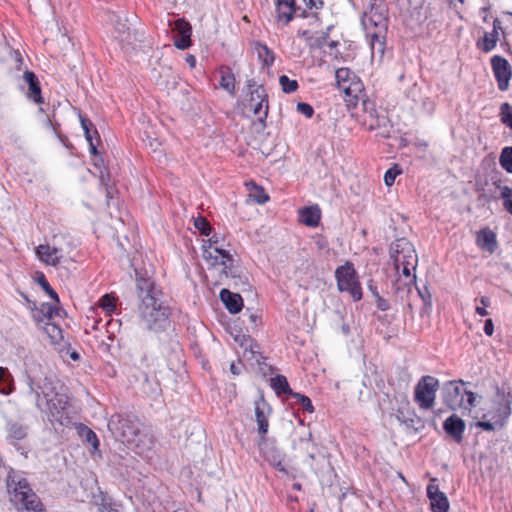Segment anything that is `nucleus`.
Masks as SVG:
<instances>
[{"label":"nucleus","mask_w":512,"mask_h":512,"mask_svg":"<svg viewBox=\"0 0 512 512\" xmlns=\"http://www.w3.org/2000/svg\"><path fill=\"white\" fill-rule=\"evenodd\" d=\"M12 376L7 368L0 367V393L8 395L11 389Z\"/></svg>","instance_id":"nucleus-34"},{"label":"nucleus","mask_w":512,"mask_h":512,"mask_svg":"<svg viewBox=\"0 0 512 512\" xmlns=\"http://www.w3.org/2000/svg\"><path fill=\"white\" fill-rule=\"evenodd\" d=\"M498 40L499 32L492 31L490 33H485L482 42H478L477 45L483 52L488 53L496 47Z\"/></svg>","instance_id":"nucleus-33"},{"label":"nucleus","mask_w":512,"mask_h":512,"mask_svg":"<svg viewBox=\"0 0 512 512\" xmlns=\"http://www.w3.org/2000/svg\"><path fill=\"white\" fill-rule=\"evenodd\" d=\"M296 12L294 0H276L277 20L288 24Z\"/></svg>","instance_id":"nucleus-26"},{"label":"nucleus","mask_w":512,"mask_h":512,"mask_svg":"<svg viewBox=\"0 0 512 512\" xmlns=\"http://www.w3.org/2000/svg\"><path fill=\"white\" fill-rule=\"evenodd\" d=\"M70 357H71L73 360H77V359H79V355H78V353H77V352H72V353L70 354Z\"/></svg>","instance_id":"nucleus-64"},{"label":"nucleus","mask_w":512,"mask_h":512,"mask_svg":"<svg viewBox=\"0 0 512 512\" xmlns=\"http://www.w3.org/2000/svg\"><path fill=\"white\" fill-rule=\"evenodd\" d=\"M271 387L278 395L288 394L292 397V394H294V391L291 390L287 378L284 375H276L271 378Z\"/></svg>","instance_id":"nucleus-30"},{"label":"nucleus","mask_w":512,"mask_h":512,"mask_svg":"<svg viewBox=\"0 0 512 512\" xmlns=\"http://www.w3.org/2000/svg\"><path fill=\"white\" fill-rule=\"evenodd\" d=\"M417 291V295L422 299L425 307H431L432 305V296L429 292L428 288L424 286L423 288L415 287Z\"/></svg>","instance_id":"nucleus-48"},{"label":"nucleus","mask_w":512,"mask_h":512,"mask_svg":"<svg viewBox=\"0 0 512 512\" xmlns=\"http://www.w3.org/2000/svg\"><path fill=\"white\" fill-rule=\"evenodd\" d=\"M387 14L388 8L385 0H369L362 17V23L365 29H380V31H386Z\"/></svg>","instance_id":"nucleus-9"},{"label":"nucleus","mask_w":512,"mask_h":512,"mask_svg":"<svg viewBox=\"0 0 512 512\" xmlns=\"http://www.w3.org/2000/svg\"><path fill=\"white\" fill-rule=\"evenodd\" d=\"M433 480L427 486V496L430 500L431 510L433 512H448L449 501L446 495L440 491L439 486Z\"/></svg>","instance_id":"nucleus-19"},{"label":"nucleus","mask_w":512,"mask_h":512,"mask_svg":"<svg viewBox=\"0 0 512 512\" xmlns=\"http://www.w3.org/2000/svg\"><path fill=\"white\" fill-rule=\"evenodd\" d=\"M39 312L45 318L48 319V322H50V320L52 319L53 315L58 313V308H56L55 306H53L51 304L44 303V304L41 305V307L39 309Z\"/></svg>","instance_id":"nucleus-49"},{"label":"nucleus","mask_w":512,"mask_h":512,"mask_svg":"<svg viewBox=\"0 0 512 512\" xmlns=\"http://www.w3.org/2000/svg\"><path fill=\"white\" fill-rule=\"evenodd\" d=\"M298 36H300L302 38H305L306 40H310L311 39V35H310V32L308 30H299L298 31Z\"/></svg>","instance_id":"nucleus-59"},{"label":"nucleus","mask_w":512,"mask_h":512,"mask_svg":"<svg viewBox=\"0 0 512 512\" xmlns=\"http://www.w3.org/2000/svg\"><path fill=\"white\" fill-rule=\"evenodd\" d=\"M321 218V211L317 205L304 207L299 211V220L306 226L316 227Z\"/></svg>","instance_id":"nucleus-28"},{"label":"nucleus","mask_w":512,"mask_h":512,"mask_svg":"<svg viewBox=\"0 0 512 512\" xmlns=\"http://www.w3.org/2000/svg\"><path fill=\"white\" fill-rule=\"evenodd\" d=\"M108 428L117 440L128 444L134 442L139 432L137 423L122 415H113L108 422Z\"/></svg>","instance_id":"nucleus-10"},{"label":"nucleus","mask_w":512,"mask_h":512,"mask_svg":"<svg viewBox=\"0 0 512 512\" xmlns=\"http://www.w3.org/2000/svg\"><path fill=\"white\" fill-rule=\"evenodd\" d=\"M465 422L456 414L449 416L443 423V429L455 442L461 443L465 432Z\"/></svg>","instance_id":"nucleus-20"},{"label":"nucleus","mask_w":512,"mask_h":512,"mask_svg":"<svg viewBox=\"0 0 512 512\" xmlns=\"http://www.w3.org/2000/svg\"><path fill=\"white\" fill-rule=\"evenodd\" d=\"M220 299L224 303L227 310L232 314L240 312L243 307L242 297L237 293L229 291L228 289H222L220 291Z\"/></svg>","instance_id":"nucleus-25"},{"label":"nucleus","mask_w":512,"mask_h":512,"mask_svg":"<svg viewBox=\"0 0 512 512\" xmlns=\"http://www.w3.org/2000/svg\"><path fill=\"white\" fill-rule=\"evenodd\" d=\"M294 448L299 449L307 454V457L310 461L307 462L310 466L313 461H320L324 459L323 454L320 453V449L316 443L312 440L311 432H307L306 435L299 438L297 442L294 443Z\"/></svg>","instance_id":"nucleus-18"},{"label":"nucleus","mask_w":512,"mask_h":512,"mask_svg":"<svg viewBox=\"0 0 512 512\" xmlns=\"http://www.w3.org/2000/svg\"><path fill=\"white\" fill-rule=\"evenodd\" d=\"M464 385L465 382L462 380L448 381L444 384L442 389L443 401L451 410H471L475 406L476 395L467 390Z\"/></svg>","instance_id":"nucleus-6"},{"label":"nucleus","mask_w":512,"mask_h":512,"mask_svg":"<svg viewBox=\"0 0 512 512\" xmlns=\"http://www.w3.org/2000/svg\"><path fill=\"white\" fill-rule=\"evenodd\" d=\"M44 333L48 336L52 344H61L63 340V333L61 328L55 323L47 322L44 326Z\"/></svg>","instance_id":"nucleus-32"},{"label":"nucleus","mask_w":512,"mask_h":512,"mask_svg":"<svg viewBox=\"0 0 512 512\" xmlns=\"http://www.w3.org/2000/svg\"><path fill=\"white\" fill-rule=\"evenodd\" d=\"M110 21L114 26L115 32L117 33L116 38L119 42L131 45L133 41L137 40V34L131 31L128 19L124 14L112 13Z\"/></svg>","instance_id":"nucleus-16"},{"label":"nucleus","mask_w":512,"mask_h":512,"mask_svg":"<svg viewBox=\"0 0 512 512\" xmlns=\"http://www.w3.org/2000/svg\"><path fill=\"white\" fill-rule=\"evenodd\" d=\"M257 52L258 59L265 65L271 66L274 63V53L265 45L260 42H256L254 46Z\"/></svg>","instance_id":"nucleus-31"},{"label":"nucleus","mask_w":512,"mask_h":512,"mask_svg":"<svg viewBox=\"0 0 512 512\" xmlns=\"http://www.w3.org/2000/svg\"><path fill=\"white\" fill-rule=\"evenodd\" d=\"M501 29H502L501 21L498 18L494 19V21H493V30L492 31H497L498 32Z\"/></svg>","instance_id":"nucleus-60"},{"label":"nucleus","mask_w":512,"mask_h":512,"mask_svg":"<svg viewBox=\"0 0 512 512\" xmlns=\"http://www.w3.org/2000/svg\"><path fill=\"white\" fill-rule=\"evenodd\" d=\"M476 426L482 428L485 431H494L496 429L501 428L498 427V424H496L495 419L492 418H488V420L478 421L476 423Z\"/></svg>","instance_id":"nucleus-51"},{"label":"nucleus","mask_w":512,"mask_h":512,"mask_svg":"<svg viewBox=\"0 0 512 512\" xmlns=\"http://www.w3.org/2000/svg\"><path fill=\"white\" fill-rule=\"evenodd\" d=\"M479 301L482 306H476V313L480 316H487L488 311L486 310V307L490 305V299L487 296H482Z\"/></svg>","instance_id":"nucleus-53"},{"label":"nucleus","mask_w":512,"mask_h":512,"mask_svg":"<svg viewBox=\"0 0 512 512\" xmlns=\"http://www.w3.org/2000/svg\"><path fill=\"white\" fill-rule=\"evenodd\" d=\"M292 397L297 400V402L303 407V409L309 413L314 412V407L309 397L300 394L298 392H294Z\"/></svg>","instance_id":"nucleus-44"},{"label":"nucleus","mask_w":512,"mask_h":512,"mask_svg":"<svg viewBox=\"0 0 512 512\" xmlns=\"http://www.w3.org/2000/svg\"><path fill=\"white\" fill-rule=\"evenodd\" d=\"M220 86L230 93H233L235 88V78L231 73H222Z\"/></svg>","instance_id":"nucleus-41"},{"label":"nucleus","mask_w":512,"mask_h":512,"mask_svg":"<svg viewBox=\"0 0 512 512\" xmlns=\"http://www.w3.org/2000/svg\"><path fill=\"white\" fill-rule=\"evenodd\" d=\"M173 30L180 36L179 39L174 41V45L181 50L187 49L190 46L191 26L184 19H177L174 22Z\"/></svg>","instance_id":"nucleus-21"},{"label":"nucleus","mask_w":512,"mask_h":512,"mask_svg":"<svg viewBox=\"0 0 512 512\" xmlns=\"http://www.w3.org/2000/svg\"><path fill=\"white\" fill-rule=\"evenodd\" d=\"M297 111L307 118H311L314 114L313 107L310 104L304 102H299L297 104Z\"/></svg>","instance_id":"nucleus-52"},{"label":"nucleus","mask_w":512,"mask_h":512,"mask_svg":"<svg viewBox=\"0 0 512 512\" xmlns=\"http://www.w3.org/2000/svg\"><path fill=\"white\" fill-rule=\"evenodd\" d=\"M23 394L33 397L35 407L47 417L51 423L65 425L69 422L67 408L69 397L58 391L53 381L26 370L23 374Z\"/></svg>","instance_id":"nucleus-1"},{"label":"nucleus","mask_w":512,"mask_h":512,"mask_svg":"<svg viewBox=\"0 0 512 512\" xmlns=\"http://www.w3.org/2000/svg\"><path fill=\"white\" fill-rule=\"evenodd\" d=\"M23 81L28 85L27 97L37 104L42 103L41 87L37 76L27 70L23 74Z\"/></svg>","instance_id":"nucleus-22"},{"label":"nucleus","mask_w":512,"mask_h":512,"mask_svg":"<svg viewBox=\"0 0 512 512\" xmlns=\"http://www.w3.org/2000/svg\"><path fill=\"white\" fill-rule=\"evenodd\" d=\"M282 91L285 93H293L298 89V82L288 78L286 75H281L279 78Z\"/></svg>","instance_id":"nucleus-40"},{"label":"nucleus","mask_w":512,"mask_h":512,"mask_svg":"<svg viewBox=\"0 0 512 512\" xmlns=\"http://www.w3.org/2000/svg\"><path fill=\"white\" fill-rule=\"evenodd\" d=\"M501 198L505 209L512 214V188L508 186L501 187Z\"/></svg>","instance_id":"nucleus-42"},{"label":"nucleus","mask_w":512,"mask_h":512,"mask_svg":"<svg viewBox=\"0 0 512 512\" xmlns=\"http://www.w3.org/2000/svg\"><path fill=\"white\" fill-rule=\"evenodd\" d=\"M186 61L189 63V65H190L191 67H194V66H195V58H194V56L189 55V56L187 57Z\"/></svg>","instance_id":"nucleus-63"},{"label":"nucleus","mask_w":512,"mask_h":512,"mask_svg":"<svg viewBox=\"0 0 512 512\" xmlns=\"http://www.w3.org/2000/svg\"><path fill=\"white\" fill-rule=\"evenodd\" d=\"M416 282H409L402 278H396L393 282V294L401 302L407 301L408 306H411L409 296L414 292Z\"/></svg>","instance_id":"nucleus-23"},{"label":"nucleus","mask_w":512,"mask_h":512,"mask_svg":"<svg viewBox=\"0 0 512 512\" xmlns=\"http://www.w3.org/2000/svg\"><path fill=\"white\" fill-rule=\"evenodd\" d=\"M254 85L249 84V88ZM247 107L258 117L259 121L263 122L268 115V101L267 94L263 86L259 85L250 89V98Z\"/></svg>","instance_id":"nucleus-14"},{"label":"nucleus","mask_w":512,"mask_h":512,"mask_svg":"<svg viewBox=\"0 0 512 512\" xmlns=\"http://www.w3.org/2000/svg\"><path fill=\"white\" fill-rule=\"evenodd\" d=\"M400 169L397 166H394L388 169L384 175V182L387 186H392L395 182V178L400 174Z\"/></svg>","instance_id":"nucleus-50"},{"label":"nucleus","mask_w":512,"mask_h":512,"mask_svg":"<svg viewBox=\"0 0 512 512\" xmlns=\"http://www.w3.org/2000/svg\"><path fill=\"white\" fill-rule=\"evenodd\" d=\"M74 246L67 236H55L52 243L40 244L35 253L38 259L48 266L57 267L70 258Z\"/></svg>","instance_id":"nucleus-5"},{"label":"nucleus","mask_w":512,"mask_h":512,"mask_svg":"<svg viewBox=\"0 0 512 512\" xmlns=\"http://www.w3.org/2000/svg\"><path fill=\"white\" fill-rule=\"evenodd\" d=\"M367 287L374 298H376V295H380L377 286L374 284L373 280H369Z\"/></svg>","instance_id":"nucleus-57"},{"label":"nucleus","mask_w":512,"mask_h":512,"mask_svg":"<svg viewBox=\"0 0 512 512\" xmlns=\"http://www.w3.org/2000/svg\"><path fill=\"white\" fill-rule=\"evenodd\" d=\"M335 277L338 289L341 292H348L354 301L361 300V284L352 263L346 262L344 265L339 266L335 271Z\"/></svg>","instance_id":"nucleus-8"},{"label":"nucleus","mask_w":512,"mask_h":512,"mask_svg":"<svg viewBox=\"0 0 512 512\" xmlns=\"http://www.w3.org/2000/svg\"><path fill=\"white\" fill-rule=\"evenodd\" d=\"M253 187L255 191L250 194L253 200L258 204L266 203L269 200L268 194L265 193V191L261 187H258L256 184H253Z\"/></svg>","instance_id":"nucleus-45"},{"label":"nucleus","mask_w":512,"mask_h":512,"mask_svg":"<svg viewBox=\"0 0 512 512\" xmlns=\"http://www.w3.org/2000/svg\"><path fill=\"white\" fill-rule=\"evenodd\" d=\"M478 246L486 251L493 252L496 248L495 234L489 229H483L477 236Z\"/></svg>","instance_id":"nucleus-29"},{"label":"nucleus","mask_w":512,"mask_h":512,"mask_svg":"<svg viewBox=\"0 0 512 512\" xmlns=\"http://www.w3.org/2000/svg\"><path fill=\"white\" fill-rule=\"evenodd\" d=\"M8 437L13 440H22L27 435V428L18 423L9 424Z\"/></svg>","instance_id":"nucleus-37"},{"label":"nucleus","mask_w":512,"mask_h":512,"mask_svg":"<svg viewBox=\"0 0 512 512\" xmlns=\"http://www.w3.org/2000/svg\"><path fill=\"white\" fill-rule=\"evenodd\" d=\"M80 122L88 142H91L92 140H94V138H96V140H99L98 132L94 128L92 122L89 119L81 117Z\"/></svg>","instance_id":"nucleus-36"},{"label":"nucleus","mask_w":512,"mask_h":512,"mask_svg":"<svg viewBox=\"0 0 512 512\" xmlns=\"http://www.w3.org/2000/svg\"><path fill=\"white\" fill-rule=\"evenodd\" d=\"M384 33L385 31H380V29L367 30V36L370 38L369 43L372 56H375L376 54L380 57L383 56L385 50Z\"/></svg>","instance_id":"nucleus-27"},{"label":"nucleus","mask_w":512,"mask_h":512,"mask_svg":"<svg viewBox=\"0 0 512 512\" xmlns=\"http://www.w3.org/2000/svg\"><path fill=\"white\" fill-rule=\"evenodd\" d=\"M491 67L497 81L498 89L500 91H506L509 88V83L512 78L510 63L504 57L494 55L491 58Z\"/></svg>","instance_id":"nucleus-15"},{"label":"nucleus","mask_w":512,"mask_h":512,"mask_svg":"<svg viewBox=\"0 0 512 512\" xmlns=\"http://www.w3.org/2000/svg\"><path fill=\"white\" fill-rule=\"evenodd\" d=\"M254 406L255 418L258 425V434L260 439L264 440L268 432V417L271 413V407L262 396L255 401Z\"/></svg>","instance_id":"nucleus-17"},{"label":"nucleus","mask_w":512,"mask_h":512,"mask_svg":"<svg viewBox=\"0 0 512 512\" xmlns=\"http://www.w3.org/2000/svg\"><path fill=\"white\" fill-rule=\"evenodd\" d=\"M241 366L239 364H236L234 362H232L230 364V372L233 374V375H239L241 373Z\"/></svg>","instance_id":"nucleus-58"},{"label":"nucleus","mask_w":512,"mask_h":512,"mask_svg":"<svg viewBox=\"0 0 512 512\" xmlns=\"http://www.w3.org/2000/svg\"><path fill=\"white\" fill-rule=\"evenodd\" d=\"M337 85L345 93L346 101L353 103L358 99L359 94L363 90V85L357 76L348 68H339L335 72Z\"/></svg>","instance_id":"nucleus-13"},{"label":"nucleus","mask_w":512,"mask_h":512,"mask_svg":"<svg viewBox=\"0 0 512 512\" xmlns=\"http://www.w3.org/2000/svg\"><path fill=\"white\" fill-rule=\"evenodd\" d=\"M89 146H90L91 154L96 155L98 152H97L96 145L94 144L93 140L91 142H89Z\"/></svg>","instance_id":"nucleus-61"},{"label":"nucleus","mask_w":512,"mask_h":512,"mask_svg":"<svg viewBox=\"0 0 512 512\" xmlns=\"http://www.w3.org/2000/svg\"><path fill=\"white\" fill-rule=\"evenodd\" d=\"M80 435L84 438V440L91 444L94 450H97L99 447V440L94 431L86 426H82L79 431Z\"/></svg>","instance_id":"nucleus-38"},{"label":"nucleus","mask_w":512,"mask_h":512,"mask_svg":"<svg viewBox=\"0 0 512 512\" xmlns=\"http://www.w3.org/2000/svg\"><path fill=\"white\" fill-rule=\"evenodd\" d=\"M501 122L512 130V106L505 102L500 107Z\"/></svg>","instance_id":"nucleus-39"},{"label":"nucleus","mask_w":512,"mask_h":512,"mask_svg":"<svg viewBox=\"0 0 512 512\" xmlns=\"http://www.w3.org/2000/svg\"><path fill=\"white\" fill-rule=\"evenodd\" d=\"M376 307L380 309L381 311H386L389 309L390 305L386 299L381 297V295H376V298H374Z\"/></svg>","instance_id":"nucleus-54"},{"label":"nucleus","mask_w":512,"mask_h":512,"mask_svg":"<svg viewBox=\"0 0 512 512\" xmlns=\"http://www.w3.org/2000/svg\"><path fill=\"white\" fill-rule=\"evenodd\" d=\"M138 297L141 303L138 306L140 322L147 330L159 331L168 323L169 309L164 306L160 290L149 278L136 279Z\"/></svg>","instance_id":"nucleus-2"},{"label":"nucleus","mask_w":512,"mask_h":512,"mask_svg":"<svg viewBox=\"0 0 512 512\" xmlns=\"http://www.w3.org/2000/svg\"><path fill=\"white\" fill-rule=\"evenodd\" d=\"M494 332V324L492 319H487L484 324V333L487 336H492Z\"/></svg>","instance_id":"nucleus-56"},{"label":"nucleus","mask_w":512,"mask_h":512,"mask_svg":"<svg viewBox=\"0 0 512 512\" xmlns=\"http://www.w3.org/2000/svg\"><path fill=\"white\" fill-rule=\"evenodd\" d=\"M439 381L433 376H423L415 387V401L419 407L428 410L433 407Z\"/></svg>","instance_id":"nucleus-12"},{"label":"nucleus","mask_w":512,"mask_h":512,"mask_svg":"<svg viewBox=\"0 0 512 512\" xmlns=\"http://www.w3.org/2000/svg\"><path fill=\"white\" fill-rule=\"evenodd\" d=\"M169 70H170V68H169V67H163V68H162V71L158 73V76H159V77L167 76V75H168Z\"/></svg>","instance_id":"nucleus-62"},{"label":"nucleus","mask_w":512,"mask_h":512,"mask_svg":"<svg viewBox=\"0 0 512 512\" xmlns=\"http://www.w3.org/2000/svg\"><path fill=\"white\" fill-rule=\"evenodd\" d=\"M390 255L398 274L397 278L416 282L414 271L418 264V256L412 243L405 238L396 239L391 244Z\"/></svg>","instance_id":"nucleus-4"},{"label":"nucleus","mask_w":512,"mask_h":512,"mask_svg":"<svg viewBox=\"0 0 512 512\" xmlns=\"http://www.w3.org/2000/svg\"><path fill=\"white\" fill-rule=\"evenodd\" d=\"M235 341L240 344L244 349L243 358L247 361L255 359L257 363H260V354L258 351V345L246 335H238L235 337Z\"/></svg>","instance_id":"nucleus-24"},{"label":"nucleus","mask_w":512,"mask_h":512,"mask_svg":"<svg viewBox=\"0 0 512 512\" xmlns=\"http://www.w3.org/2000/svg\"><path fill=\"white\" fill-rule=\"evenodd\" d=\"M194 226L201 234L208 236L211 232V227L208 221L203 217H197L194 221Z\"/></svg>","instance_id":"nucleus-47"},{"label":"nucleus","mask_w":512,"mask_h":512,"mask_svg":"<svg viewBox=\"0 0 512 512\" xmlns=\"http://www.w3.org/2000/svg\"><path fill=\"white\" fill-rule=\"evenodd\" d=\"M7 488L10 493L11 502L19 512H46L45 506L38 495L21 475L9 473Z\"/></svg>","instance_id":"nucleus-3"},{"label":"nucleus","mask_w":512,"mask_h":512,"mask_svg":"<svg viewBox=\"0 0 512 512\" xmlns=\"http://www.w3.org/2000/svg\"><path fill=\"white\" fill-rule=\"evenodd\" d=\"M38 284L43 288V290L56 302H59L58 294L51 288L44 274L41 273L37 279Z\"/></svg>","instance_id":"nucleus-43"},{"label":"nucleus","mask_w":512,"mask_h":512,"mask_svg":"<svg viewBox=\"0 0 512 512\" xmlns=\"http://www.w3.org/2000/svg\"><path fill=\"white\" fill-rule=\"evenodd\" d=\"M203 257L211 265H221L226 276L232 275L233 257L228 250L224 249L217 235H213L208 240V245L203 246Z\"/></svg>","instance_id":"nucleus-7"},{"label":"nucleus","mask_w":512,"mask_h":512,"mask_svg":"<svg viewBox=\"0 0 512 512\" xmlns=\"http://www.w3.org/2000/svg\"><path fill=\"white\" fill-rule=\"evenodd\" d=\"M309 9H319L323 6V0H303Z\"/></svg>","instance_id":"nucleus-55"},{"label":"nucleus","mask_w":512,"mask_h":512,"mask_svg":"<svg viewBox=\"0 0 512 512\" xmlns=\"http://www.w3.org/2000/svg\"><path fill=\"white\" fill-rule=\"evenodd\" d=\"M100 307L106 312H113L116 308L115 300L109 294H106L101 297L99 300Z\"/></svg>","instance_id":"nucleus-46"},{"label":"nucleus","mask_w":512,"mask_h":512,"mask_svg":"<svg viewBox=\"0 0 512 512\" xmlns=\"http://www.w3.org/2000/svg\"><path fill=\"white\" fill-rule=\"evenodd\" d=\"M511 403L510 395L497 389L495 396L491 400L490 409L483 417L495 419L498 427H503L511 414Z\"/></svg>","instance_id":"nucleus-11"},{"label":"nucleus","mask_w":512,"mask_h":512,"mask_svg":"<svg viewBox=\"0 0 512 512\" xmlns=\"http://www.w3.org/2000/svg\"><path fill=\"white\" fill-rule=\"evenodd\" d=\"M499 163L506 172L512 173V147L509 146L502 149Z\"/></svg>","instance_id":"nucleus-35"}]
</instances>
